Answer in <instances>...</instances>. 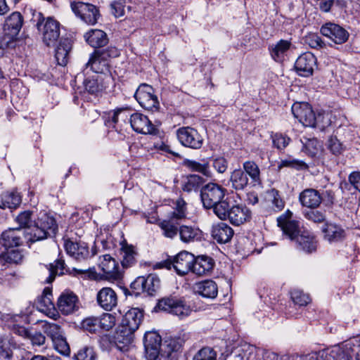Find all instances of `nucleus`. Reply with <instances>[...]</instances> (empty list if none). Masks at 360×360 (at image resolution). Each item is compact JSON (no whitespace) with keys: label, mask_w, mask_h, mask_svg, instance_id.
Instances as JSON below:
<instances>
[{"label":"nucleus","mask_w":360,"mask_h":360,"mask_svg":"<svg viewBox=\"0 0 360 360\" xmlns=\"http://www.w3.org/2000/svg\"><path fill=\"white\" fill-rule=\"evenodd\" d=\"M216 215L221 220L229 219L233 224L238 226L250 218V210L243 205H231L226 200L215 207Z\"/></svg>","instance_id":"nucleus-4"},{"label":"nucleus","mask_w":360,"mask_h":360,"mask_svg":"<svg viewBox=\"0 0 360 360\" xmlns=\"http://www.w3.org/2000/svg\"><path fill=\"white\" fill-rule=\"evenodd\" d=\"M98 305L105 311H111L117 304V295L115 291L109 287L101 289L96 295Z\"/></svg>","instance_id":"nucleus-21"},{"label":"nucleus","mask_w":360,"mask_h":360,"mask_svg":"<svg viewBox=\"0 0 360 360\" xmlns=\"http://www.w3.org/2000/svg\"><path fill=\"white\" fill-rule=\"evenodd\" d=\"M301 141L303 144L302 150L309 156L316 157L322 150V144L316 139L304 137Z\"/></svg>","instance_id":"nucleus-34"},{"label":"nucleus","mask_w":360,"mask_h":360,"mask_svg":"<svg viewBox=\"0 0 360 360\" xmlns=\"http://www.w3.org/2000/svg\"><path fill=\"white\" fill-rule=\"evenodd\" d=\"M290 295L293 302L299 306H306L310 302L309 295L300 290L295 289L291 291Z\"/></svg>","instance_id":"nucleus-45"},{"label":"nucleus","mask_w":360,"mask_h":360,"mask_svg":"<svg viewBox=\"0 0 360 360\" xmlns=\"http://www.w3.org/2000/svg\"><path fill=\"white\" fill-rule=\"evenodd\" d=\"M99 267L105 279L116 281L121 278V272L118 263L110 255H104L100 257Z\"/></svg>","instance_id":"nucleus-16"},{"label":"nucleus","mask_w":360,"mask_h":360,"mask_svg":"<svg viewBox=\"0 0 360 360\" xmlns=\"http://www.w3.org/2000/svg\"><path fill=\"white\" fill-rule=\"evenodd\" d=\"M86 41L94 48L104 46L108 39L105 32L101 30H91L84 34Z\"/></svg>","instance_id":"nucleus-28"},{"label":"nucleus","mask_w":360,"mask_h":360,"mask_svg":"<svg viewBox=\"0 0 360 360\" xmlns=\"http://www.w3.org/2000/svg\"><path fill=\"white\" fill-rule=\"evenodd\" d=\"M218 294V287L212 280H204V297L214 298Z\"/></svg>","instance_id":"nucleus-49"},{"label":"nucleus","mask_w":360,"mask_h":360,"mask_svg":"<svg viewBox=\"0 0 360 360\" xmlns=\"http://www.w3.org/2000/svg\"><path fill=\"white\" fill-rule=\"evenodd\" d=\"M84 66L85 69L90 68L91 70L96 73L103 74L108 71V63L101 57L99 53L96 51L90 56Z\"/></svg>","instance_id":"nucleus-29"},{"label":"nucleus","mask_w":360,"mask_h":360,"mask_svg":"<svg viewBox=\"0 0 360 360\" xmlns=\"http://www.w3.org/2000/svg\"><path fill=\"white\" fill-rule=\"evenodd\" d=\"M292 213L290 210L285 211L277 219L278 226L281 229L285 236L291 240H295L297 248L307 252H312L316 250L317 242L315 237L308 231H303L299 234L298 222L292 218Z\"/></svg>","instance_id":"nucleus-1"},{"label":"nucleus","mask_w":360,"mask_h":360,"mask_svg":"<svg viewBox=\"0 0 360 360\" xmlns=\"http://www.w3.org/2000/svg\"><path fill=\"white\" fill-rule=\"evenodd\" d=\"M177 137L181 143L192 148H200L202 140L198 131L191 127H182L177 131Z\"/></svg>","instance_id":"nucleus-19"},{"label":"nucleus","mask_w":360,"mask_h":360,"mask_svg":"<svg viewBox=\"0 0 360 360\" xmlns=\"http://www.w3.org/2000/svg\"><path fill=\"white\" fill-rule=\"evenodd\" d=\"M324 239L329 243H336L345 238V230L335 224H326L322 229Z\"/></svg>","instance_id":"nucleus-27"},{"label":"nucleus","mask_w":360,"mask_h":360,"mask_svg":"<svg viewBox=\"0 0 360 360\" xmlns=\"http://www.w3.org/2000/svg\"><path fill=\"white\" fill-rule=\"evenodd\" d=\"M187 179L188 181L183 188L184 191L188 192L198 191L200 198L202 201V187L201 186L202 181L201 177L199 175L191 174Z\"/></svg>","instance_id":"nucleus-39"},{"label":"nucleus","mask_w":360,"mask_h":360,"mask_svg":"<svg viewBox=\"0 0 360 360\" xmlns=\"http://www.w3.org/2000/svg\"><path fill=\"white\" fill-rule=\"evenodd\" d=\"M41 323L43 332L46 334L52 341L64 335L62 328L57 323L46 321H41Z\"/></svg>","instance_id":"nucleus-37"},{"label":"nucleus","mask_w":360,"mask_h":360,"mask_svg":"<svg viewBox=\"0 0 360 360\" xmlns=\"http://www.w3.org/2000/svg\"><path fill=\"white\" fill-rule=\"evenodd\" d=\"M350 184L360 192V172H352L349 176Z\"/></svg>","instance_id":"nucleus-64"},{"label":"nucleus","mask_w":360,"mask_h":360,"mask_svg":"<svg viewBox=\"0 0 360 360\" xmlns=\"http://www.w3.org/2000/svg\"><path fill=\"white\" fill-rule=\"evenodd\" d=\"M291 46L290 41L281 39L276 44L269 46V52L271 58L276 62H282L287 55V52Z\"/></svg>","instance_id":"nucleus-30"},{"label":"nucleus","mask_w":360,"mask_h":360,"mask_svg":"<svg viewBox=\"0 0 360 360\" xmlns=\"http://www.w3.org/2000/svg\"><path fill=\"white\" fill-rule=\"evenodd\" d=\"M306 41L312 48H321L323 46V42L321 37L317 34H310L306 39Z\"/></svg>","instance_id":"nucleus-62"},{"label":"nucleus","mask_w":360,"mask_h":360,"mask_svg":"<svg viewBox=\"0 0 360 360\" xmlns=\"http://www.w3.org/2000/svg\"><path fill=\"white\" fill-rule=\"evenodd\" d=\"M134 97L140 105L149 111L155 112L159 109V101L158 97L154 94L153 88L148 84H141L139 85Z\"/></svg>","instance_id":"nucleus-7"},{"label":"nucleus","mask_w":360,"mask_h":360,"mask_svg":"<svg viewBox=\"0 0 360 360\" xmlns=\"http://www.w3.org/2000/svg\"><path fill=\"white\" fill-rule=\"evenodd\" d=\"M181 240L184 242H189L197 235V231L191 226H183L179 230Z\"/></svg>","instance_id":"nucleus-55"},{"label":"nucleus","mask_w":360,"mask_h":360,"mask_svg":"<svg viewBox=\"0 0 360 360\" xmlns=\"http://www.w3.org/2000/svg\"><path fill=\"white\" fill-rule=\"evenodd\" d=\"M32 212L27 210L20 213L16 217V221L19 224L21 228L28 227L30 228L32 224Z\"/></svg>","instance_id":"nucleus-51"},{"label":"nucleus","mask_w":360,"mask_h":360,"mask_svg":"<svg viewBox=\"0 0 360 360\" xmlns=\"http://www.w3.org/2000/svg\"><path fill=\"white\" fill-rule=\"evenodd\" d=\"M316 62V59L314 54L306 52L297 58L295 63V69L300 76L309 77L313 74Z\"/></svg>","instance_id":"nucleus-17"},{"label":"nucleus","mask_w":360,"mask_h":360,"mask_svg":"<svg viewBox=\"0 0 360 360\" xmlns=\"http://www.w3.org/2000/svg\"><path fill=\"white\" fill-rule=\"evenodd\" d=\"M72 49V44L68 39H61L59 45L57 46L55 53L58 64L61 66L67 65L68 61L69 53Z\"/></svg>","instance_id":"nucleus-31"},{"label":"nucleus","mask_w":360,"mask_h":360,"mask_svg":"<svg viewBox=\"0 0 360 360\" xmlns=\"http://www.w3.org/2000/svg\"><path fill=\"white\" fill-rule=\"evenodd\" d=\"M306 217L314 222H322L325 219L324 214L318 210H311L306 213Z\"/></svg>","instance_id":"nucleus-63"},{"label":"nucleus","mask_w":360,"mask_h":360,"mask_svg":"<svg viewBox=\"0 0 360 360\" xmlns=\"http://www.w3.org/2000/svg\"><path fill=\"white\" fill-rule=\"evenodd\" d=\"M23 232L21 229H9L1 235L3 245L5 248H13L20 246L22 243Z\"/></svg>","instance_id":"nucleus-26"},{"label":"nucleus","mask_w":360,"mask_h":360,"mask_svg":"<svg viewBox=\"0 0 360 360\" xmlns=\"http://www.w3.org/2000/svg\"><path fill=\"white\" fill-rule=\"evenodd\" d=\"M243 168L246 176H249L254 184H262L260 169L259 166L252 160H248L243 162Z\"/></svg>","instance_id":"nucleus-33"},{"label":"nucleus","mask_w":360,"mask_h":360,"mask_svg":"<svg viewBox=\"0 0 360 360\" xmlns=\"http://www.w3.org/2000/svg\"><path fill=\"white\" fill-rule=\"evenodd\" d=\"M210 161L212 162L213 167L219 173H224L227 169V162L224 158H217Z\"/></svg>","instance_id":"nucleus-61"},{"label":"nucleus","mask_w":360,"mask_h":360,"mask_svg":"<svg viewBox=\"0 0 360 360\" xmlns=\"http://www.w3.org/2000/svg\"><path fill=\"white\" fill-rule=\"evenodd\" d=\"M169 352H176L182 347V340L179 338H169L165 341Z\"/></svg>","instance_id":"nucleus-57"},{"label":"nucleus","mask_w":360,"mask_h":360,"mask_svg":"<svg viewBox=\"0 0 360 360\" xmlns=\"http://www.w3.org/2000/svg\"><path fill=\"white\" fill-rule=\"evenodd\" d=\"M21 202V196L18 193L15 191L6 192L1 195V207L4 209H16L20 205Z\"/></svg>","instance_id":"nucleus-35"},{"label":"nucleus","mask_w":360,"mask_h":360,"mask_svg":"<svg viewBox=\"0 0 360 360\" xmlns=\"http://www.w3.org/2000/svg\"><path fill=\"white\" fill-rule=\"evenodd\" d=\"M99 53L100 56L104 58L107 62L111 58H115L120 55L118 49L113 46L108 47L103 50L96 51Z\"/></svg>","instance_id":"nucleus-58"},{"label":"nucleus","mask_w":360,"mask_h":360,"mask_svg":"<svg viewBox=\"0 0 360 360\" xmlns=\"http://www.w3.org/2000/svg\"><path fill=\"white\" fill-rule=\"evenodd\" d=\"M202 255L195 257L187 251H181L172 259L167 261V267L172 266L177 274L184 276L188 272L201 276L202 275Z\"/></svg>","instance_id":"nucleus-2"},{"label":"nucleus","mask_w":360,"mask_h":360,"mask_svg":"<svg viewBox=\"0 0 360 360\" xmlns=\"http://www.w3.org/2000/svg\"><path fill=\"white\" fill-rule=\"evenodd\" d=\"M224 195V189L215 183L204 186V208L216 214L215 207L221 204Z\"/></svg>","instance_id":"nucleus-12"},{"label":"nucleus","mask_w":360,"mask_h":360,"mask_svg":"<svg viewBox=\"0 0 360 360\" xmlns=\"http://www.w3.org/2000/svg\"><path fill=\"white\" fill-rule=\"evenodd\" d=\"M77 360H96L95 353L92 347L85 346L80 349L76 354Z\"/></svg>","instance_id":"nucleus-50"},{"label":"nucleus","mask_w":360,"mask_h":360,"mask_svg":"<svg viewBox=\"0 0 360 360\" xmlns=\"http://www.w3.org/2000/svg\"><path fill=\"white\" fill-rule=\"evenodd\" d=\"M53 347L61 354L68 356L70 353V349L64 335L52 341Z\"/></svg>","instance_id":"nucleus-47"},{"label":"nucleus","mask_w":360,"mask_h":360,"mask_svg":"<svg viewBox=\"0 0 360 360\" xmlns=\"http://www.w3.org/2000/svg\"><path fill=\"white\" fill-rule=\"evenodd\" d=\"M82 328L90 333H96L99 330L98 316H89L84 319L81 323Z\"/></svg>","instance_id":"nucleus-46"},{"label":"nucleus","mask_w":360,"mask_h":360,"mask_svg":"<svg viewBox=\"0 0 360 360\" xmlns=\"http://www.w3.org/2000/svg\"><path fill=\"white\" fill-rule=\"evenodd\" d=\"M156 307L162 311H167L179 317L188 316L191 309L184 300L176 297H164L159 300Z\"/></svg>","instance_id":"nucleus-8"},{"label":"nucleus","mask_w":360,"mask_h":360,"mask_svg":"<svg viewBox=\"0 0 360 360\" xmlns=\"http://www.w3.org/2000/svg\"><path fill=\"white\" fill-rule=\"evenodd\" d=\"M328 148L334 155H339L343 150L342 143L336 137H330L328 141Z\"/></svg>","instance_id":"nucleus-56"},{"label":"nucleus","mask_w":360,"mask_h":360,"mask_svg":"<svg viewBox=\"0 0 360 360\" xmlns=\"http://www.w3.org/2000/svg\"><path fill=\"white\" fill-rule=\"evenodd\" d=\"M321 33L338 44L345 43L349 37V33L340 25L328 22L322 25Z\"/></svg>","instance_id":"nucleus-15"},{"label":"nucleus","mask_w":360,"mask_h":360,"mask_svg":"<svg viewBox=\"0 0 360 360\" xmlns=\"http://www.w3.org/2000/svg\"><path fill=\"white\" fill-rule=\"evenodd\" d=\"M278 169L283 167H290L297 170H304L308 168V165L302 160H297L289 157L281 160L278 165Z\"/></svg>","instance_id":"nucleus-41"},{"label":"nucleus","mask_w":360,"mask_h":360,"mask_svg":"<svg viewBox=\"0 0 360 360\" xmlns=\"http://www.w3.org/2000/svg\"><path fill=\"white\" fill-rule=\"evenodd\" d=\"M210 234L217 243H226L232 238L233 230L228 224L219 222L212 226Z\"/></svg>","instance_id":"nucleus-22"},{"label":"nucleus","mask_w":360,"mask_h":360,"mask_svg":"<svg viewBox=\"0 0 360 360\" xmlns=\"http://www.w3.org/2000/svg\"><path fill=\"white\" fill-rule=\"evenodd\" d=\"M65 270L64 260L62 259H56L54 263L50 264V267L49 268V276L46 281L47 283H51L55 279L56 275L64 274Z\"/></svg>","instance_id":"nucleus-40"},{"label":"nucleus","mask_w":360,"mask_h":360,"mask_svg":"<svg viewBox=\"0 0 360 360\" xmlns=\"http://www.w3.org/2000/svg\"><path fill=\"white\" fill-rule=\"evenodd\" d=\"M230 181L232 187L236 190H242L247 186L248 178L242 169H238L232 172Z\"/></svg>","instance_id":"nucleus-38"},{"label":"nucleus","mask_w":360,"mask_h":360,"mask_svg":"<svg viewBox=\"0 0 360 360\" xmlns=\"http://www.w3.org/2000/svg\"><path fill=\"white\" fill-rule=\"evenodd\" d=\"M161 229L164 231V235L168 238H173L177 234L178 228L172 220H164L160 224Z\"/></svg>","instance_id":"nucleus-48"},{"label":"nucleus","mask_w":360,"mask_h":360,"mask_svg":"<svg viewBox=\"0 0 360 360\" xmlns=\"http://www.w3.org/2000/svg\"><path fill=\"white\" fill-rule=\"evenodd\" d=\"M99 330L108 331L115 325V317L111 314L104 313L98 317Z\"/></svg>","instance_id":"nucleus-44"},{"label":"nucleus","mask_w":360,"mask_h":360,"mask_svg":"<svg viewBox=\"0 0 360 360\" xmlns=\"http://www.w3.org/2000/svg\"><path fill=\"white\" fill-rule=\"evenodd\" d=\"M112 13L116 17L119 18L124 13V1L120 0L115 1L110 4Z\"/></svg>","instance_id":"nucleus-59"},{"label":"nucleus","mask_w":360,"mask_h":360,"mask_svg":"<svg viewBox=\"0 0 360 360\" xmlns=\"http://www.w3.org/2000/svg\"><path fill=\"white\" fill-rule=\"evenodd\" d=\"M57 230L58 225L55 219L45 212H41L29 232V240L31 243L44 240L54 236Z\"/></svg>","instance_id":"nucleus-5"},{"label":"nucleus","mask_w":360,"mask_h":360,"mask_svg":"<svg viewBox=\"0 0 360 360\" xmlns=\"http://www.w3.org/2000/svg\"><path fill=\"white\" fill-rule=\"evenodd\" d=\"M22 331L31 340V342L33 345L41 346L45 343L46 338L41 333L34 332V333H30L25 328H22Z\"/></svg>","instance_id":"nucleus-54"},{"label":"nucleus","mask_w":360,"mask_h":360,"mask_svg":"<svg viewBox=\"0 0 360 360\" xmlns=\"http://www.w3.org/2000/svg\"><path fill=\"white\" fill-rule=\"evenodd\" d=\"M23 17L20 12L14 11L5 18L3 24V44L6 48H14L18 36L23 25Z\"/></svg>","instance_id":"nucleus-6"},{"label":"nucleus","mask_w":360,"mask_h":360,"mask_svg":"<svg viewBox=\"0 0 360 360\" xmlns=\"http://www.w3.org/2000/svg\"><path fill=\"white\" fill-rule=\"evenodd\" d=\"M134 332L120 324L115 335V342L123 344L124 346L131 344L134 340Z\"/></svg>","instance_id":"nucleus-36"},{"label":"nucleus","mask_w":360,"mask_h":360,"mask_svg":"<svg viewBox=\"0 0 360 360\" xmlns=\"http://www.w3.org/2000/svg\"><path fill=\"white\" fill-rule=\"evenodd\" d=\"M160 281L155 274H149L148 276H139L131 283V288L135 295L145 292L148 295H153L160 288Z\"/></svg>","instance_id":"nucleus-10"},{"label":"nucleus","mask_w":360,"mask_h":360,"mask_svg":"<svg viewBox=\"0 0 360 360\" xmlns=\"http://www.w3.org/2000/svg\"><path fill=\"white\" fill-rule=\"evenodd\" d=\"M57 308L64 315L74 313L79 308L77 296L72 292H63L58 299Z\"/></svg>","instance_id":"nucleus-14"},{"label":"nucleus","mask_w":360,"mask_h":360,"mask_svg":"<svg viewBox=\"0 0 360 360\" xmlns=\"http://www.w3.org/2000/svg\"><path fill=\"white\" fill-rule=\"evenodd\" d=\"M130 116L128 108H118L113 112L111 120L106 121L105 124L108 127H112L117 130V127H122L123 124H126Z\"/></svg>","instance_id":"nucleus-32"},{"label":"nucleus","mask_w":360,"mask_h":360,"mask_svg":"<svg viewBox=\"0 0 360 360\" xmlns=\"http://www.w3.org/2000/svg\"><path fill=\"white\" fill-rule=\"evenodd\" d=\"M52 298L53 295L51 289L49 288H44L42 295L40 298V302L44 304V306L46 307H49V306L53 307Z\"/></svg>","instance_id":"nucleus-60"},{"label":"nucleus","mask_w":360,"mask_h":360,"mask_svg":"<svg viewBox=\"0 0 360 360\" xmlns=\"http://www.w3.org/2000/svg\"><path fill=\"white\" fill-rule=\"evenodd\" d=\"M32 21L41 34L44 44L54 46L60 37V23L51 17L45 18L40 12H34Z\"/></svg>","instance_id":"nucleus-3"},{"label":"nucleus","mask_w":360,"mask_h":360,"mask_svg":"<svg viewBox=\"0 0 360 360\" xmlns=\"http://www.w3.org/2000/svg\"><path fill=\"white\" fill-rule=\"evenodd\" d=\"M122 264L123 267L127 268L131 266L135 262V252L132 246L127 245L122 248Z\"/></svg>","instance_id":"nucleus-43"},{"label":"nucleus","mask_w":360,"mask_h":360,"mask_svg":"<svg viewBox=\"0 0 360 360\" xmlns=\"http://www.w3.org/2000/svg\"><path fill=\"white\" fill-rule=\"evenodd\" d=\"M67 253L77 261H83L90 256L89 248L84 241L74 242L67 240L64 243Z\"/></svg>","instance_id":"nucleus-18"},{"label":"nucleus","mask_w":360,"mask_h":360,"mask_svg":"<svg viewBox=\"0 0 360 360\" xmlns=\"http://www.w3.org/2000/svg\"><path fill=\"white\" fill-rule=\"evenodd\" d=\"M6 251L2 252L1 258L9 264H18L22 260V255L20 251L12 248H6Z\"/></svg>","instance_id":"nucleus-42"},{"label":"nucleus","mask_w":360,"mask_h":360,"mask_svg":"<svg viewBox=\"0 0 360 360\" xmlns=\"http://www.w3.org/2000/svg\"><path fill=\"white\" fill-rule=\"evenodd\" d=\"M292 112L295 117L305 127H316V122L321 117L316 116L311 106L307 103H296L292 106Z\"/></svg>","instance_id":"nucleus-11"},{"label":"nucleus","mask_w":360,"mask_h":360,"mask_svg":"<svg viewBox=\"0 0 360 360\" xmlns=\"http://www.w3.org/2000/svg\"><path fill=\"white\" fill-rule=\"evenodd\" d=\"M269 196L274 206L277 210H281L284 207V202L282 200L279 191L273 188L269 191Z\"/></svg>","instance_id":"nucleus-52"},{"label":"nucleus","mask_w":360,"mask_h":360,"mask_svg":"<svg viewBox=\"0 0 360 360\" xmlns=\"http://www.w3.org/2000/svg\"><path fill=\"white\" fill-rule=\"evenodd\" d=\"M299 200L302 206L314 209L320 205L322 198L318 191L307 188L300 194Z\"/></svg>","instance_id":"nucleus-24"},{"label":"nucleus","mask_w":360,"mask_h":360,"mask_svg":"<svg viewBox=\"0 0 360 360\" xmlns=\"http://www.w3.org/2000/svg\"><path fill=\"white\" fill-rule=\"evenodd\" d=\"M130 124L132 129L141 134H154L156 128L148 120V117L141 113H134L129 118Z\"/></svg>","instance_id":"nucleus-20"},{"label":"nucleus","mask_w":360,"mask_h":360,"mask_svg":"<svg viewBox=\"0 0 360 360\" xmlns=\"http://www.w3.org/2000/svg\"><path fill=\"white\" fill-rule=\"evenodd\" d=\"M143 314L138 308H132L125 313L121 322V325L136 331L142 321Z\"/></svg>","instance_id":"nucleus-25"},{"label":"nucleus","mask_w":360,"mask_h":360,"mask_svg":"<svg viewBox=\"0 0 360 360\" xmlns=\"http://www.w3.org/2000/svg\"><path fill=\"white\" fill-rule=\"evenodd\" d=\"M106 79H109V77H104L102 75H96L87 78L84 81V89L90 94L98 96L107 86Z\"/></svg>","instance_id":"nucleus-23"},{"label":"nucleus","mask_w":360,"mask_h":360,"mask_svg":"<svg viewBox=\"0 0 360 360\" xmlns=\"http://www.w3.org/2000/svg\"><path fill=\"white\" fill-rule=\"evenodd\" d=\"M161 336L156 332H147L143 338L146 356L148 360H156L160 354Z\"/></svg>","instance_id":"nucleus-13"},{"label":"nucleus","mask_w":360,"mask_h":360,"mask_svg":"<svg viewBox=\"0 0 360 360\" xmlns=\"http://www.w3.org/2000/svg\"><path fill=\"white\" fill-rule=\"evenodd\" d=\"M273 144L278 149H283L285 148L290 142V138L282 134H275L271 136Z\"/></svg>","instance_id":"nucleus-53"},{"label":"nucleus","mask_w":360,"mask_h":360,"mask_svg":"<svg viewBox=\"0 0 360 360\" xmlns=\"http://www.w3.org/2000/svg\"><path fill=\"white\" fill-rule=\"evenodd\" d=\"M71 8L74 13L88 25H94L100 18L98 8L89 3L72 2Z\"/></svg>","instance_id":"nucleus-9"}]
</instances>
